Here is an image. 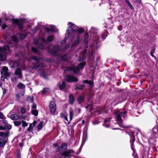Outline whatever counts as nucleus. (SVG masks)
I'll return each instance as SVG.
<instances>
[{
  "label": "nucleus",
  "instance_id": "1",
  "mask_svg": "<svg viewBox=\"0 0 158 158\" xmlns=\"http://www.w3.org/2000/svg\"><path fill=\"white\" fill-rule=\"evenodd\" d=\"M10 51L8 46L4 45L0 48V65L1 61L4 60L6 58V55L10 54Z\"/></svg>",
  "mask_w": 158,
  "mask_h": 158
},
{
  "label": "nucleus",
  "instance_id": "2",
  "mask_svg": "<svg viewBox=\"0 0 158 158\" xmlns=\"http://www.w3.org/2000/svg\"><path fill=\"white\" fill-rule=\"evenodd\" d=\"M85 64V62H83L79 64L78 67L72 65L71 66L67 68L65 70L67 71H73L74 73H76L78 72L79 69H82L84 67Z\"/></svg>",
  "mask_w": 158,
  "mask_h": 158
},
{
  "label": "nucleus",
  "instance_id": "3",
  "mask_svg": "<svg viewBox=\"0 0 158 158\" xmlns=\"http://www.w3.org/2000/svg\"><path fill=\"white\" fill-rule=\"evenodd\" d=\"M126 113V112L125 111H120L118 110L115 112L116 118L118 121V123L119 126L122 127H123V121L121 118V117H124Z\"/></svg>",
  "mask_w": 158,
  "mask_h": 158
},
{
  "label": "nucleus",
  "instance_id": "4",
  "mask_svg": "<svg viewBox=\"0 0 158 158\" xmlns=\"http://www.w3.org/2000/svg\"><path fill=\"white\" fill-rule=\"evenodd\" d=\"M68 24L69 25V27L67 30V33L66 34V35L67 34L68 35L70 33V32L69 31V29H70L71 30L72 32H73L77 31L80 33H82L84 31V30L83 28H77V27H76L75 24L72 23L71 22H69L68 23Z\"/></svg>",
  "mask_w": 158,
  "mask_h": 158
},
{
  "label": "nucleus",
  "instance_id": "5",
  "mask_svg": "<svg viewBox=\"0 0 158 158\" xmlns=\"http://www.w3.org/2000/svg\"><path fill=\"white\" fill-rule=\"evenodd\" d=\"M50 47H48L46 49L48 52L51 53L53 55H56L57 52L60 50H59V46L57 45L54 46L51 50H50Z\"/></svg>",
  "mask_w": 158,
  "mask_h": 158
},
{
  "label": "nucleus",
  "instance_id": "6",
  "mask_svg": "<svg viewBox=\"0 0 158 158\" xmlns=\"http://www.w3.org/2000/svg\"><path fill=\"white\" fill-rule=\"evenodd\" d=\"M65 79L66 81L68 82H77L78 81V79L77 77L71 75H65Z\"/></svg>",
  "mask_w": 158,
  "mask_h": 158
},
{
  "label": "nucleus",
  "instance_id": "7",
  "mask_svg": "<svg viewBox=\"0 0 158 158\" xmlns=\"http://www.w3.org/2000/svg\"><path fill=\"white\" fill-rule=\"evenodd\" d=\"M26 36L24 34H17L16 36L13 35L11 37V39L15 42H17L19 40L18 37L21 40L24 39Z\"/></svg>",
  "mask_w": 158,
  "mask_h": 158
},
{
  "label": "nucleus",
  "instance_id": "8",
  "mask_svg": "<svg viewBox=\"0 0 158 158\" xmlns=\"http://www.w3.org/2000/svg\"><path fill=\"white\" fill-rule=\"evenodd\" d=\"M31 58L32 60H34L36 62V63L35 64L34 66V67L35 68H37L39 67H42L44 66V64L41 63H40L39 62V58L36 56H32Z\"/></svg>",
  "mask_w": 158,
  "mask_h": 158
},
{
  "label": "nucleus",
  "instance_id": "9",
  "mask_svg": "<svg viewBox=\"0 0 158 158\" xmlns=\"http://www.w3.org/2000/svg\"><path fill=\"white\" fill-rule=\"evenodd\" d=\"M40 41L42 42V44H39L38 40L35 39L34 40V43L35 44L37 45L39 48L44 49V47L43 44L46 42V41L44 39H40Z\"/></svg>",
  "mask_w": 158,
  "mask_h": 158
},
{
  "label": "nucleus",
  "instance_id": "10",
  "mask_svg": "<svg viewBox=\"0 0 158 158\" xmlns=\"http://www.w3.org/2000/svg\"><path fill=\"white\" fill-rule=\"evenodd\" d=\"M49 108L52 114H54L56 111V104L53 101L50 102L49 105Z\"/></svg>",
  "mask_w": 158,
  "mask_h": 158
},
{
  "label": "nucleus",
  "instance_id": "11",
  "mask_svg": "<svg viewBox=\"0 0 158 158\" xmlns=\"http://www.w3.org/2000/svg\"><path fill=\"white\" fill-rule=\"evenodd\" d=\"M10 118L11 119L13 120H17L18 119H25V117L23 115H21V116H20L18 114H14L11 115H10Z\"/></svg>",
  "mask_w": 158,
  "mask_h": 158
},
{
  "label": "nucleus",
  "instance_id": "12",
  "mask_svg": "<svg viewBox=\"0 0 158 158\" xmlns=\"http://www.w3.org/2000/svg\"><path fill=\"white\" fill-rule=\"evenodd\" d=\"M12 21L14 23L17 24L19 28L21 29L23 24V22L22 20H19L18 19H12Z\"/></svg>",
  "mask_w": 158,
  "mask_h": 158
},
{
  "label": "nucleus",
  "instance_id": "13",
  "mask_svg": "<svg viewBox=\"0 0 158 158\" xmlns=\"http://www.w3.org/2000/svg\"><path fill=\"white\" fill-rule=\"evenodd\" d=\"M2 71L1 72V73L2 76L4 75L5 77H6L8 75L7 73L8 68L7 67L4 66L2 69Z\"/></svg>",
  "mask_w": 158,
  "mask_h": 158
},
{
  "label": "nucleus",
  "instance_id": "14",
  "mask_svg": "<svg viewBox=\"0 0 158 158\" xmlns=\"http://www.w3.org/2000/svg\"><path fill=\"white\" fill-rule=\"evenodd\" d=\"M15 74L16 75L17 78H22V77L21 70L19 68H18L15 70Z\"/></svg>",
  "mask_w": 158,
  "mask_h": 158
},
{
  "label": "nucleus",
  "instance_id": "15",
  "mask_svg": "<svg viewBox=\"0 0 158 158\" xmlns=\"http://www.w3.org/2000/svg\"><path fill=\"white\" fill-rule=\"evenodd\" d=\"M10 131H7L5 132H0V136L3 137L4 138L7 137L8 136Z\"/></svg>",
  "mask_w": 158,
  "mask_h": 158
},
{
  "label": "nucleus",
  "instance_id": "16",
  "mask_svg": "<svg viewBox=\"0 0 158 158\" xmlns=\"http://www.w3.org/2000/svg\"><path fill=\"white\" fill-rule=\"evenodd\" d=\"M57 86L59 87L60 89H63L65 86V82L64 81L59 82L57 84Z\"/></svg>",
  "mask_w": 158,
  "mask_h": 158
},
{
  "label": "nucleus",
  "instance_id": "17",
  "mask_svg": "<svg viewBox=\"0 0 158 158\" xmlns=\"http://www.w3.org/2000/svg\"><path fill=\"white\" fill-rule=\"evenodd\" d=\"M69 114L70 117V121L72 119L73 116L74 115L73 110L72 108H70L69 109Z\"/></svg>",
  "mask_w": 158,
  "mask_h": 158
},
{
  "label": "nucleus",
  "instance_id": "18",
  "mask_svg": "<svg viewBox=\"0 0 158 158\" xmlns=\"http://www.w3.org/2000/svg\"><path fill=\"white\" fill-rule=\"evenodd\" d=\"M74 98L73 95H70L69 96V102L70 104H73L74 101Z\"/></svg>",
  "mask_w": 158,
  "mask_h": 158
},
{
  "label": "nucleus",
  "instance_id": "19",
  "mask_svg": "<svg viewBox=\"0 0 158 158\" xmlns=\"http://www.w3.org/2000/svg\"><path fill=\"white\" fill-rule=\"evenodd\" d=\"M152 132L154 135L158 134V127L157 126L153 128Z\"/></svg>",
  "mask_w": 158,
  "mask_h": 158
},
{
  "label": "nucleus",
  "instance_id": "20",
  "mask_svg": "<svg viewBox=\"0 0 158 158\" xmlns=\"http://www.w3.org/2000/svg\"><path fill=\"white\" fill-rule=\"evenodd\" d=\"M85 87V85L84 84L83 85H79L78 84H77L75 88V89L76 90L80 89H82Z\"/></svg>",
  "mask_w": 158,
  "mask_h": 158
},
{
  "label": "nucleus",
  "instance_id": "21",
  "mask_svg": "<svg viewBox=\"0 0 158 158\" xmlns=\"http://www.w3.org/2000/svg\"><path fill=\"white\" fill-rule=\"evenodd\" d=\"M79 36L77 38V40L74 41L73 45L72 47L77 46L79 43Z\"/></svg>",
  "mask_w": 158,
  "mask_h": 158
},
{
  "label": "nucleus",
  "instance_id": "22",
  "mask_svg": "<svg viewBox=\"0 0 158 158\" xmlns=\"http://www.w3.org/2000/svg\"><path fill=\"white\" fill-rule=\"evenodd\" d=\"M60 117L61 118H64L66 120L68 121V118L67 117V113H61Z\"/></svg>",
  "mask_w": 158,
  "mask_h": 158
},
{
  "label": "nucleus",
  "instance_id": "23",
  "mask_svg": "<svg viewBox=\"0 0 158 158\" xmlns=\"http://www.w3.org/2000/svg\"><path fill=\"white\" fill-rule=\"evenodd\" d=\"M61 156H64L65 158H66L67 157H69L71 156L70 154H69L67 151L62 153H61Z\"/></svg>",
  "mask_w": 158,
  "mask_h": 158
},
{
  "label": "nucleus",
  "instance_id": "24",
  "mask_svg": "<svg viewBox=\"0 0 158 158\" xmlns=\"http://www.w3.org/2000/svg\"><path fill=\"white\" fill-rule=\"evenodd\" d=\"M84 97L83 96H80L78 98L77 100L79 103H81L84 101Z\"/></svg>",
  "mask_w": 158,
  "mask_h": 158
},
{
  "label": "nucleus",
  "instance_id": "25",
  "mask_svg": "<svg viewBox=\"0 0 158 158\" xmlns=\"http://www.w3.org/2000/svg\"><path fill=\"white\" fill-rule=\"evenodd\" d=\"M36 122L34 121L32 123H31L30 124L29 127L27 129L28 131H30L31 129L34 126L35 124L36 123Z\"/></svg>",
  "mask_w": 158,
  "mask_h": 158
},
{
  "label": "nucleus",
  "instance_id": "26",
  "mask_svg": "<svg viewBox=\"0 0 158 158\" xmlns=\"http://www.w3.org/2000/svg\"><path fill=\"white\" fill-rule=\"evenodd\" d=\"M6 143V141L2 139H0V147H2Z\"/></svg>",
  "mask_w": 158,
  "mask_h": 158
},
{
  "label": "nucleus",
  "instance_id": "27",
  "mask_svg": "<svg viewBox=\"0 0 158 158\" xmlns=\"http://www.w3.org/2000/svg\"><path fill=\"white\" fill-rule=\"evenodd\" d=\"M17 87L20 89H22L25 88V85L23 83H19L18 84Z\"/></svg>",
  "mask_w": 158,
  "mask_h": 158
},
{
  "label": "nucleus",
  "instance_id": "28",
  "mask_svg": "<svg viewBox=\"0 0 158 158\" xmlns=\"http://www.w3.org/2000/svg\"><path fill=\"white\" fill-rule=\"evenodd\" d=\"M89 37V35L87 33L86 34L84 37V42L85 43H87L88 42V39Z\"/></svg>",
  "mask_w": 158,
  "mask_h": 158
},
{
  "label": "nucleus",
  "instance_id": "29",
  "mask_svg": "<svg viewBox=\"0 0 158 158\" xmlns=\"http://www.w3.org/2000/svg\"><path fill=\"white\" fill-rule=\"evenodd\" d=\"M109 121V119H106L104 121L105 123L104 124V126H105L106 127H109V124L108 123Z\"/></svg>",
  "mask_w": 158,
  "mask_h": 158
},
{
  "label": "nucleus",
  "instance_id": "30",
  "mask_svg": "<svg viewBox=\"0 0 158 158\" xmlns=\"http://www.w3.org/2000/svg\"><path fill=\"white\" fill-rule=\"evenodd\" d=\"M135 141V139H132L130 141V143H131V149L133 150L134 151V142Z\"/></svg>",
  "mask_w": 158,
  "mask_h": 158
},
{
  "label": "nucleus",
  "instance_id": "31",
  "mask_svg": "<svg viewBox=\"0 0 158 158\" xmlns=\"http://www.w3.org/2000/svg\"><path fill=\"white\" fill-rule=\"evenodd\" d=\"M50 90V89L47 88H45L42 91V94H46L47 92H49Z\"/></svg>",
  "mask_w": 158,
  "mask_h": 158
},
{
  "label": "nucleus",
  "instance_id": "32",
  "mask_svg": "<svg viewBox=\"0 0 158 158\" xmlns=\"http://www.w3.org/2000/svg\"><path fill=\"white\" fill-rule=\"evenodd\" d=\"M54 39V36L53 35H51L48 38L47 41L49 42H50L52 41Z\"/></svg>",
  "mask_w": 158,
  "mask_h": 158
},
{
  "label": "nucleus",
  "instance_id": "33",
  "mask_svg": "<svg viewBox=\"0 0 158 158\" xmlns=\"http://www.w3.org/2000/svg\"><path fill=\"white\" fill-rule=\"evenodd\" d=\"M32 113L35 116H37L38 114V111L36 110H32Z\"/></svg>",
  "mask_w": 158,
  "mask_h": 158
},
{
  "label": "nucleus",
  "instance_id": "34",
  "mask_svg": "<svg viewBox=\"0 0 158 158\" xmlns=\"http://www.w3.org/2000/svg\"><path fill=\"white\" fill-rule=\"evenodd\" d=\"M14 123L15 126H18L21 124V122L19 121H15L14 122Z\"/></svg>",
  "mask_w": 158,
  "mask_h": 158
},
{
  "label": "nucleus",
  "instance_id": "35",
  "mask_svg": "<svg viewBox=\"0 0 158 158\" xmlns=\"http://www.w3.org/2000/svg\"><path fill=\"white\" fill-rule=\"evenodd\" d=\"M43 127V122H41L37 126L38 129H41Z\"/></svg>",
  "mask_w": 158,
  "mask_h": 158
},
{
  "label": "nucleus",
  "instance_id": "36",
  "mask_svg": "<svg viewBox=\"0 0 158 158\" xmlns=\"http://www.w3.org/2000/svg\"><path fill=\"white\" fill-rule=\"evenodd\" d=\"M67 147V145L65 143L63 144L61 146V148L62 150H65Z\"/></svg>",
  "mask_w": 158,
  "mask_h": 158
},
{
  "label": "nucleus",
  "instance_id": "37",
  "mask_svg": "<svg viewBox=\"0 0 158 158\" xmlns=\"http://www.w3.org/2000/svg\"><path fill=\"white\" fill-rule=\"evenodd\" d=\"M83 82L84 83H85L86 84H89V85H92L93 84V83L92 81H89L87 80H84L83 81Z\"/></svg>",
  "mask_w": 158,
  "mask_h": 158
},
{
  "label": "nucleus",
  "instance_id": "38",
  "mask_svg": "<svg viewBox=\"0 0 158 158\" xmlns=\"http://www.w3.org/2000/svg\"><path fill=\"white\" fill-rule=\"evenodd\" d=\"M5 129L7 128L8 129H10L11 128L12 126L10 125L9 124H7L5 125Z\"/></svg>",
  "mask_w": 158,
  "mask_h": 158
},
{
  "label": "nucleus",
  "instance_id": "39",
  "mask_svg": "<svg viewBox=\"0 0 158 158\" xmlns=\"http://www.w3.org/2000/svg\"><path fill=\"white\" fill-rule=\"evenodd\" d=\"M27 100L29 102H31L33 100V98L31 97H28L27 98Z\"/></svg>",
  "mask_w": 158,
  "mask_h": 158
},
{
  "label": "nucleus",
  "instance_id": "40",
  "mask_svg": "<svg viewBox=\"0 0 158 158\" xmlns=\"http://www.w3.org/2000/svg\"><path fill=\"white\" fill-rule=\"evenodd\" d=\"M31 49L32 51L33 52H34L35 53H37V52H38V50H37V49L36 48H35L33 47H31Z\"/></svg>",
  "mask_w": 158,
  "mask_h": 158
},
{
  "label": "nucleus",
  "instance_id": "41",
  "mask_svg": "<svg viewBox=\"0 0 158 158\" xmlns=\"http://www.w3.org/2000/svg\"><path fill=\"white\" fill-rule=\"evenodd\" d=\"M22 126L23 127H25L28 125L27 123L25 121L22 120Z\"/></svg>",
  "mask_w": 158,
  "mask_h": 158
},
{
  "label": "nucleus",
  "instance_id": "42",
  "mask_svg": "<svg viewBox=\"0 0 158 158\" xmlns=\"http://www.w3.org/2000/svg\"><path fill=\"white\" fill-rule=\"evenodd\" d=\"M75 111L77 113V114H78L80 113L81 110L79 108H76L75 109Z\"/></svg>",
  "mask_w": 158,
  "mask_h": 158
},
{
  "label": "nucleus",
  "instance_id": "43",
  "mask_svg": "<svg viewBox=\"0 0 158 158\" xmlns=\"http://www.w3.org/2000/svg\"><path fill=\"white\" fill-rule=\"evenodd\" d=\"M6 118L5 116L2 112H0V118L1 119H4Z\"/></svg>",
  "mask_w": 158,
  "mask_h": 158
},
{
  "label": "nucleus",
  "instance_id": "44",
  "mask_svg": "<svg viewBox=\"0 0 158 158\" xmlns=\"http://www.w3.org/2000/svg\"><path fill=\"white\" fill-rule=\"evenodd\" d=\"M12 81L14 83H17L18 81V80L15 77L12 78L11 79Z\"/></svg>",
  "mask_w": 158,
  "mask_h": 158
},
{
  "label": "nucleus",
  "instance_id": "45",
  "mask_svg": "<svg viewBox=\"0 0 158 158\" xmlns=\"http://www.w3.org/2000/svg\"><path fill=\"white\" fill-rule=\"evenodd\" d=\"M54 147L55 148H56L58 150H59L60 148V147H58V145L57 143H55L54 144Z\"/></svg>",
  "mask_w": 158,
  "mask_h": 158
},
{
  "label": "nucleus",
  "instance_id": "46",
  "mask_svg": "<svg viewBox=\"0 0 158 158\" xmlns=\"http://www.w3.org/2000/svg\"><path fill=\"white\" fill-rule=\"evenodd\" d=\"M54 27L55 26L53 25H50V27L51 28V30L52 31H54L55 30H54Z\"/></svg>",
  "mask_w": 158,
  "mask_h": 158
},
{
  "label": "nucleus",
  "instance_id": "47",
  "mask_svg": "<svg viewBox=\"0 0 158 158\" xmlns=\"http://www.w3.org/2000/svg\"><path fill=\"white\" fill-rule=\"evenodd\" d=\"M20 111L22 114H24L25 113L26 110L24 108H22L21 109Z\"/></svg>",
  "mask_w": 158,
  "mask_h": 158
},
{
  "label": "nucleus",
  "instance_id": "48",
  "mask_svg": "<svg viewBox=\"0 0 158 158\" xmlns=\"http://www.w3.org/2000/svg\"><path fill=\"white\" fill-rule=\"evenodd\" d=\"M69 47V45H66L65 47L61 49L62 51H64L66 49H68Z\"/></svg>",
  "mask_w": 158,
  "mask_h": 158
},
{
  "label": "nucleus",
  "instance_id": "49",
  "mask_svg": "<svg viewBox=\"0 0 158 158\" xmlns=\"http://www.w3.org/2000/svg\"><path fill=\"white\" fill-rule=\"evenodd\" d=\"M36 105L35 104H33L32 106V107H31L32 110H34V109L35 110V109H36Z\"/></svg>",
  "mask_w": 158,
  "mask_h": 158
},
{
  "label": "nucleus",
  "instance_id": "50",
  "mask_svg": "<svg viewBox=\"0 0 158 158\" xmlns=\"http://www.w3.org/2000/svg\"><path fill=\"white\" fill-rule=\"evenodd\" d=\"M154 51H155V48H152V49L151 52V55L152 56H153V53H154Z\"/></svg>",
  "mask_w": 158,
  "mask_h": 158
},
{
  "label": "nucleus",
  "instance_id": "51",
  "mask_svg": "<svg viewBox=\"0 0 158 158\" xmlns=\"http://www.w3.org/2000/svg\"><path fill=\"white\" fill-rule=\"evenodd\" d=\"M67 152H68L69 154H70V153H71L74 152V151H73L71 149L67 150Z\"/></svg>",
  "mask_w": 158,
  "mask_h": 158
},
{
  "label": "nucleus",
  "instance_id": "52",
  "mask_svg": "<svg viewBox=\"0 0 158 158\" xmlns=\"http://www.w3.org/2000/svg\"><path fill=\"white\" fill-rule=\"evenodd\" d=\"M15 98L17 100H19L20 99L19 95L18 94H15Z\"/></svg>",
  "mask_w": 158,
  "mask_h": 158
},
{
  "label": "nucleus",
  "instance_id": "53",
  "mask_svg": "<svg viewBox=\"0 0 158 158\" xmlns=\"http://www.w3.org/2000/svg\"><path fill=\"white\" fill-rule=\"evenodd\" d=\"M45 31L47 32H49L50 31V29L49 28H48V27H46L45 28Z\"/></svg>",
  "mask_w": 158,
  "mask_h": 158
},
{
  "label": "nucleus",
  "instance_id": "54",
  "mask_svg": "<svg viewBox=\"0 0 158 158\" xmlns=\"http://www.w3.org/2000/svg\"><path fill=\"white\" fill-rule=\"evenodd\" d=\"M0 130H5V127L0 126Z\"/></svg>",
  "mask_w": 158,
  "mask_h": 158
},
{
  "label": "nucleus",
  "instance_id": "55",
  "mask_svg": "<svg viewBox=\"0 0 158 158\" xmlns=\"http://www.w3.org/2000/svg\"><path fill=\"white\" fill-rule=\"evenodd\" d=\"M128 6L131 10H132L134 9L133 6L131 5L130 3H129Z\"/></svg>",
  "mask_w": 158,
  "mask_h": 158
},
{
  "label": "nucleus",
  "instance_id": "56",
  "mask_svg": "<svg viewBox=\"0 0 158 158\" xmlns=\"http://www.w3.org/2000/svg\"><path fill=\"white\" fill-rule=\"evenodd\" d=\"M6 27V25L5 24H3L2 26V28L3 29H5Z\"/></svg>",
  "mask_w": 158,
  "mask_h": 158
},
{
  "label": "nucleus",
  "instance_id": "57",
  "mask_svg": "<svg viewBox=\"0 0 158 158\" xmlns=\"http://www.w3.org/2000/svg\"><path fill=\"white\" fill-rule=\"evenodd\" d=\"M126 2L127 3L128 5L129 4V3H130L128 0H126Z\"/></svg>",
  "mask_w": 158,
  "mask_h": 158
},
{
  "label": "nucleus",
  "instance_id": "58",
  "mask_svg": "<svg viewBox=\"0 0 158 158\" xmlns=\"http://www.w3.org/2000/svg\"><path fill=\"white\" fill-rule=\"evenodd\" d=\"M3 123H6V124H7V120H3Z\"/></svg>",
  "mask_w": 158,
  "mask_h": 158
},
{
  "label": "nucleus",
  "instance_id": "59",
  "mask_svg": "<svg viewBox=\"0 0 158 158\" xmlns=\"http://www.w3.org/2000/svg\"><path fill=\"white\" fill-rule=\"evenodd\" d=\"M121 27H122L121 26H119V27H118V29L119 30H120H120H121Z\"/></svg>",
  "mask_w": 158,
  "mask_h": 158
},
{
  "label": "nucleus",
  "instance_id": "60",
  "mask_svg": "<svg viewBox=\"0 0 158 158\" xmlns=\"http://www.w3.org/2000/svg\"><path fill=\"white\" fill-rule=\"evenodd\" d=\"M1 80H2V81L4 80V77H3V76H2V77H1Z\"/></svg>",
  "mask_w": 158,
  "mask_h": 158
},
{
  "label": "nucleus",
  "instance_id": "61",
  "mask_svg": "<svg viewBox=\"0 0 158 158\" xmlns=\"http://www.w3.org/2000/svg\"><path fill=\"white\" fill-rule=\"evenodd\" d=\"M105 35L104 34L102 35V38H103V39H105V38L106 37H105L104 38V37H103V35Z\"/></svg>",
  "mask_w": 158,
  "mask_h": 158
},
{
  "label": "nucleus",
  "instance_id": "62",
  "mask_svg": "<svg viewBox=\"0 0 158 158\" xmlns=\"http://www.w3.org/2000/svg\"><path fill=\"white\" fill-rule=\"evenodd\" d=\"M82 123L83 124H84V123H85L84 120H83L82 121Z\"/></svg>",
  "mask_w": 158,
  "mask_h": 158
},
{
  "label": "nucleus",
  "instance_id": "63",
  "mask_svg": "<svg viewBox=\"0 0 158 158\" xmlns=\"http://www.w3.org/2000/svg\"><path fill=\"white\" fill-rule=\"evenodd\" d=\"M1 19H0V26L1 25Z\"/></svg>",
  "mask_w": 158,
  "mask_h": 158
},
{
  "label": "nucleus",
  "instance_id": "64",
  "mask_svg": "<svg viewBox=\"0 0 158 158\" xmlns=\"http://www.w3.org/2000/svg\"><path fill=\"white\" fill-rule=\"evenodd\" d=\"M99 39L98 37H97V40H98V39Z\"/></svg>",
  "mask_w": 158,
  "mask_h": 158
}]
</instances>
